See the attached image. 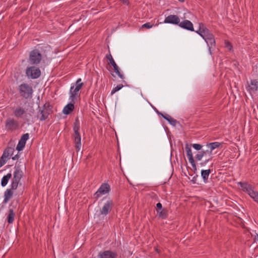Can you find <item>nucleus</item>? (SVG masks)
Returning a JSON list of instances; mask_svg holds the SVG:
<instances>
[{
	"label": "nucleus",
	"mask_w": 258,
	"mask_h": 258,
	"mask_svg": "<svg viewBox=\"0 0 258 258\" xmlns=\"http://www.w3.org/2000/svg\"><path fill=\"white\" fill-rule=\"evenodd\" d=\"M80 124L78 117L75 119L73 125L74 134L72 137L76 151L78 152L81 148V137L80 133Z\"/></svg>",
	"instance_id": "nucleus-1"
},
{
	"label": "nucleus",
	"mask_w": 258,
	"mask_h": 258,
	"mask_svg": "<svg viewBox=\"0 0 258 258\" xmlns=\"http://www.w3.org/2000/svg\"><path fill=\"white\" fill-rule=\"evenodd\" d=\"M21 163V162L17 163L14 167L15 171L13 173V177L12 179L11 184V187H12L13 189H16L17 188L20 180L23 175V171L21 168L22 166Z\"/></svg>",
	"instance_id": "nucleus-2"
},
{
	"label": "nucleus",
	"mask_w": 258,
	"mask_h": 258,
	"mask_svg": "<svg viewBox=\"0 0 258 258\" xmlns=\"http://www.w3.org/2000/svg\"><path fill=\"white\" fill-rule=\"evenodd\" d=\"M240 185L243 191L246 192L253 201L258 204V191L254 190V187L247 182H239Z\"/></svg>",
	"instance_id": "nucleus-3"
},
{
	"label": "nucleus",
	"mask_w": 258,
	"mask_h": 258,
	"mask_svg": "<svg viewBox=\"0 0 258 258\" xmlns=\"http://www.w3.org/2000/svg\"><path fill=\"white\" fill-rule=\"evenodd\" d=\"M19 90L20 95L25 99L32 97L33 93V89L32 87L28 84L23 83L19 86Z\"/></svg>",
	"instance_id": "nucleus-4"
},
{
	"label": "nucleus",
	"mask_w": 258,
	"mask_h": 258,
	"mask_svg": "<svg viewBox=\"0 0 258 258\" xmlns=\"http://www.w3.org/2000/svg\"><path fill=\"white\" fill-rule=\"evenodd\" d=\"M42 56L39 50L35 49L29 53V62L30 64L37 65L42 60Z\"/></svg>",
	"instance_id": "nucleus-5"
},
{
	"label": "nucleus",
	"mask_w": 258,
	"mask_h": 258,
	"mask_svg": "<svg viewBox=\"0 0 258 258\" xmlns=\"http://www.w3.org/2000/svg\"><path fill=\"white\" fill-rule=\"evenodd\" d=\"M26 74L28 78L35 79L40 76L41 71L39 68L31 66L26 69Z\"/></svg>",
	"instance_id": "nucleus-6"
},
{
	"label": "nucleus",
	"mask_w": 258,
	"mask_h": 258,
	"mask_svg": "<svg viewBox=\"0 0 258 258\" xmlns=\"http://www.w3.org/2000/svg\"><path fill=\"white\" fill-rule=\"evenodd\" d=\"M110 190V185L108 183H103L97 191L94 194L93 198L97 200L101 196L108 194Z\"/></svg>",
	"instance_id": "nucleus-7"
},
{
	"label": "nucleus",
	"mask_w": 258,
	"mask_h": 258,
	"mask_svg": "<svg viewBox=\"0 0 258 258\" xmlns=\"http://www.w3.org/2000/svg\"><path fill=\"white\" fill-rule=\"evenodd\" d=\"M114 206V203L113 201L109 199L104 204L102 208L100 209V215L103 216H106L112 210Z\"/></svg>",
	"instance_id": "nucleus-8"
},
{
	"label": "nucleus",
	"mask_w": 258,
	"mask_h": 258,
	"mask_svg": "<svg viewBox=\"0 0 258 258\" xmlns=\"http://www.w3.org/2000/svg\"><path fill=\"white\" fill-rule=\"evenodd\" d=\"M202 37L206 41L209 47V49L211 48L213 45L215 44V41L214 35L207 28H206V29H205V31H204V34Z\"/></svg>",
	"instance_id": "nucleus-9"
},
{
	"label": "nucleus",
	"mask_w": 258,
	"mask_h": 258,
	"mask_svg": "<svg viewBox=\"0 0 258 258\" xmlns=\"http://www.w3.org/2000/svg\"><path fill=\"white\" fill-rule=\"evenodd\" d=\"M19 127V122L13 118H8L5 122V128L8 131H13Z\"/></svg>",
	"instance_id": "nucleus-10"
},
{
	"label": "nucleus",
	"mask_w": 258,
	"mask_h": 258,
	"mask_svg": "<svg viewBox=\"0 0 258 258\" xmlns=\"http://www.w3.org/2000/svg\"><path fill=\"white\" fill-rule=\"evenodd\" d=\"M106 58L109 60V63L113 67L114 72L118 75V76L121 79H124V76L121 74L119 71V68L114 60L111 53L106 55Z\"/></svg>",
	"instance_id": "nucleus-11"
},
{
	"label": "nucleus",
	"mask_w": 258,
	"mask_h": 258,
	"mask_svg": "<svg viewBox=\"0 0 258 258\" xmlns=\"http://www.w3.org/2000/svg\"><path fill=\"white\" fill-rule=\"evenodd\" d=\"M81 81V79H78L76 83V87L74 89V86H72L70 89V97L72 99H73L77 95L78 92L81 89L82 86L83 85V83H80Z\"/></svg>",
	"instance_id": "nucleus-12"
},
{
	"label": "nucleus",
	"mask_w": 258,
	"mask_h": 258,
	"mask_svg": "<svg viewBox=\"0 0 258 258\" xmlns=\"http://www.w3.org/2000/svg\"><path fill=\"white\" fill-rule=\"evenodd\" d=\"M207 146L208 147V149L206 150V152H204V153L205 155H206V154H209V156H210L211 155H212V151L214 149L222 147V143L215 142L207 144Z\"/></svg>",
	"instance_id": "nucleus-13"
},
{
	"label": "nucleus",
	"mask_w": 258,
	"mask_h": 258,
	"mask_svg": "<svg viewBox=\"0 0 258 258\" xmlns=\"http://www.w3.org/2000/svg\"><path fill=\"white\" fill-rule=\"evenodd\" d=\"M164 22L165 23L178 25L179 23L180 22V19L177 15H170L165 18Z\"/></svg>",
	"instance_id": "nucleus-14"
},
{
	"label": "nucleus",
	"mask_w": 258,
	"mask_h": 258,
	"mask_svg": "<svg viewBox=\"0 0 258 258\" xmlns=\"http://www.w3.org/2000/svg\"><path fill=\"white\" fill-rule=\"evenodd\" d=\"M117 254L110 250H106L103 252H99L98 257V258H116Z\"/></svg>",
	"instance_id": "nucleus-15"
},
{
	"label": "nucleus",
	"mask_w": 258,
	"mask_h": 258,
	"mask_svg": "<svg viewBox=\"0 0 258 258\" xmlns=\"http://www.w3.org/2000/svg\"><path fill=\"white\" fill-rule=\"evenodd\" d=\"M51 108L40 109L38 113V117L41 120H44L48 117L49 114L51 113Z\"/></svg>",
	"instance_id": "nucleus-16"
},
{
	"label": "nucleus",
	"mask_w": 258,
	"mask_h": 258,
	"mask_svg": "<svg viewBox=\"0 0 258 258\" xmlns=\"http://www.w3.org/2000/svg\"><path fill=\"white\" fill-rule=\"evenodd\" d=\"M178 26L183 29H186L189 31H194L192 23L190 21L187 20H185L181 22H179Z\"/></svg>",
	"instance_id": "nucleus-17"
},
{
	"label": "nucleus",
	"mask_w": 258,
	"mask_h": 258,
	"mask_svg": "<svg viewBox=\"0 0 258 258\" xmlns=\"http://www.w3.org/2000/svg\"><path fill=\"white\" fill-rule=\"evenodd\" d=\"M258 89V81L256 80H251L248 85L247 90L250 93H255Z\"/></svg>",
	"instance_id": "nucleus-18"
},
{
	"label": "nucleus",
	"mask_w": 258,
	"mask_h": 258,
	"mask_svg": "<svg viewBox=\"0 0 258 258\" xmlns=\"http://www.w3.org/2000/svg\"><path fill=\"white\" fill-rule=\"evenodd\" d=\"M13 189H12V187H11L10 189H7L5 193H4V200L3 201V203L6 204L8 202V201L12 198L13 195Z\"/></svg>",
	"instance_id": "nucleus-19"
},
{
	"label": "nucleus",
	"mask_w": 258,
	"mask_h": 258,
	"mask_svg": "<svg viewBox=\"0 0 258 258\" xmlns=\"http://www.w3.org/2000/svg\"><path fill=\"white\" fill-rule=\"evenodd\" d=\"M26 112L24 108L21 107H18L14 111V115L17 118H21Z\"/></svg>",
	"instance_id": "nucleus-20"
},
{
	"label": "nucleus",
	"mask_w": 258,
	"mask_h": 258,
	"mask_svg": "<svg viewBox=\"0 0 258 258\" xmlns=\"http://www.w3.org/2000/svg\"><path fill=\"white\" fill-rule=\"evenodd\" d=\"M74 109V105L73 103H70L65 106L63 109L62 112L66 115L69 114L73 111Z\"/></svg>",
	"instance_id": "nucleus-21"
},
{
	"label": "nucleus",
	"mask_w": 258,
	"mask_h": 258,
	"mask_svg": "<svg viewBox=\"0 0 258 258\" xmlns=\"http://www.w3.org/2000/svg\"><path fill=\"white\" fill-rule=\"evenodd\" d=\"M15 217V213L14 212V210L12 209H10L8 211V215H7V221L9 224H12L14 220V218Z\"/></svg>",
	"instance_id": "nucleus-22"
},
{
	"label": "nucleus",
	"mask_w": 258,
	"mask_h": 258,
	"mask_svg": "<svg viewBox=\"0 0 258 258\" xmlns=\"http://www.w3.org/2000/svg\"><path fill=\"white\" fill-rule=\"evenodd\" d=\"M14 152V148L13 147H7L3 155L5 156L7 159H10V157L13 155Z\"/></svg>",
	"instance_id": "nucleus-23"
},
{
	"label": "nucleus",
	"mask_w": 258,
	"mask_h": 258,
	"mask_svg": "<svg viewBox=\"0 0 258 258\" xmlns=\"http://www.w3.org/2000/svg\"><path fill=\"white\" fill-rule=\"evenodd\" d=\"M157 213V216L162 219H166L168 215V212L166 209H162Z\"/></svg>",
	"instance_id": "nucleus-24"
},
{
	"label": "nucleus",
	"mask_w": 258,
	"mask_h": 258,
	"mask_svg": "<svg viewBox=\"0 0 258 258\" xmlns=\"http://www.w3.org/2000/svg\"><path fill=\"white\" fill-rule=\"evenodd\" d=\"M163 118L167 120L170 124L174 126H175L178 123V121L176 119L173 118L169 114H165L164 116H163Z\"/></svg>",
	"instance_id": "nucleus-25"
},
{
	"label": "nucleus",
	"mask_w": 258,
	"mask_h": 258,
	"mask_svg": "<svg viewBox=\"0 0 258 258\" xmlns=\"http://www.w3.org/2000/svg\"><path fill=\"white\" fill-rule=\"evenodd\" d=\"M11 177L12 174L11 173H9L6 175H5L2 179L1 185L3 187L5 186Z\"/></svg>",
	"instance_id": "nucleus-26"
},
{
	"label": "nucleus",
	"mask_w": 258,
	"mask_h": 258,
	"mask_svg": "<svg viewBox=\"0 0 258 258\" xmlns=\"http://www.w3.org/2000/svg\"><path fill=\"white\" fill-rule=\"evenodd\" d=\"M211 171L210 169L202 170L201 171V175L205 182H207L209 174L211 173Z\"/></svg>",
	"instance_id": "nucleus-27"
},
{
	"label": "nucleus",
	"mask_w": 258,
	"mask_h": 258,
	"mask_svg": "<svg viewBox=\"0 0 258 258\" xmlns=\"http://www.w3.org/2000/svg\"><path fill=\"white\" fill-rule=\"evenodd\" d=\"M185 148L187 156L188 158L189 161H193V160H194V157L192 156L191 148L188 145L186 144Z\"/></svg>",
	"instance_id": "nucleus-28"
},
{
	"label": "nucleus",
	"mask_w": 258,
	"mask_h": 258,
	"mask_svg": "<svg viewBox=\"0 0 258 258\" xmlns=\"http://www.w3.org/2000/svg\"><path fill=\"white\" fill-rule=\"evenodd\" d=\"M206 150H203L201 152H199L196 156V158L197 160L200 161L203 157H209V154H206L205 155L204 152H206Z\"/></svg>",
	"instance_id": "nucleus-29"
},
{
	"label": "nucleus",
	"mask_w": 258,
	"mask_h": 258,
	"mask_svg": "<svg viewBox=\"0 0 258 258\" xmlns=\"http://www.w3.org/2000/svg\"><path fill=\"white\" fill-rule=\"evenodd\" d=\"M206 26L203 23H199V29L198 30L196 31L198 34H199L201 37L203 36L204 31H205V29H206Z\"/></svg>",
	"instance_id": "nucleus-30"
},
{
	"label": "nucleus",
	"mask_w": 258,
	"mask_h": 258,
	"mask_svg": "<svg viewBox=\"0 0 258 258\" xmlns=\"http://www.w3.org/2000/svg\"><path fill=\"white\" fill-rule=\"evenodd\" d=\"M26 144L21 142L20 141H19V143L17 146L16 149L18 151H20L23 149V148L25 147Z\"/></svg>",
	"instance_id": "nucleus-31"
},
{
	"label": "nucleus",
	"mask_w": 258,
	"mask_h": 258,
	"mask_svg": "<svg viewBox=\"0 0 258 258\" xmlns=\"http://www.w3.org/2000/svg\"><path fill=\"white\" fill-rule=\"evenodd\" d=\"M29 135L28 133L23 134L19 141L26 144V141L28 140Z\"/></svg>",
	"instance_id": "nucleus-32"
},
{
	"label": "nucleus",
	"mask_w": 258,
	"mask_h": 258,
	"mask_svg": "<svg viewBox=\"0 0 258 258\" xmlns=\"http://www.w3.org/2000/svg\"><path fill=\"white\" fill-rule=\"evenodd\" d=\"M123 87V86L122 84H119V85H117L116 87H115L112 90V91L111 92V95H112L115 92L120 90Z\"/></svg>",
	"instance_id": "nucleus-33"
},
{
	"label": "nucleus",
	"mask_w": 258,
	"mask_h": 258,
	"mask_svg": "<svg viewBox=\"0 0 258 258\" xmlns=\"http://www.w3.org/2000/svg\"><path fill=\"white\" fill-rule=\"evenodd\" d=\"M9 159L3 155L0 158V168L5 164Z\"/></svg>",
	"instance_id": "nucleus-34"
},
{
	"label": "nucleus",
	"mask_w": 258,
	"mask_h": 258,
	"mask_svg": "<svg viewBox=\"0 0 258 258\" xmlns=\"http://www.w3.org/2000/svg\"><path fill=\"white\" fill-rule=\"evenodd\" d=\"M192 147L196 150L200 151L202 149L203 146L199 144H193Z\"/></svg>",
	"instance_id": "nucleus-35"
},
{
	"label": "nucleus",
	"mask_w": 258,
	"mask_h": 258,
	"mask_svg": "<svg viewBox=\"0 0 258 258\" xmlns=\"http://www.w3.org/2000/svg\"><path fill=\"white\" fill-rule=\"evenodd\" d=\"M154 26L153 24H151L150 23H146L143 24L142 26V28H145L147 29L151 28Z\"/></svg>",
	"instance_id": "nucleus-36"
},
{
	"label": "nucleus",
	"mask_w": 258,
	"mask_h": 258,
	"mask_svg": "<svg viewBox=\"0 0 258 258\" xmlns=\"http://www.w3.org/2000/svg\"><path fill=\"white\" fill-rule=\"evenodd\" d=\"M162 209V205L160 203H158L156 205V211L158 212Z\"/></svg>",
	"instance_id": "nucleus-37"
},
{
	"label": "nucleus",
	"mask_w": 258,
	"mask_h": 258,
	"mask_svg": "<svg viewBox=\"0 0 258 258\" xmlns=\"http://www.w3.org/2000/svg\"><path fill=\"white\" fill-rule=\"evenodd\" d=\"M189 162L191 164V166L192 167V168H193L194 170L195 171H196L197 170V167H196V165L195 160H193V161H189Z\"/></svg>",
	"instance_id": "nucleus-38"
},
{
	"label": "nucleus",
	"mask_w": 258,
	"mask_h": 258,
	"mask_svg": "<svg viewBox=\"0 0 258 258\" xmlns=\"http://www.w3.org/2000/svg\"><path fill=\"white\" fill-rule=\"evenodd\" d=\"M213 158V156H212V155H211L210 156H209L208 158L203 163H201V164L202 165H203L204 164H206V163H207L208 162H209V161H210L211 160H212V159Z\"/></svg>",
	"instance_id": "nucleus-39"
},
{
	"label": "nucleus",
	"mask_w": 258,
	"mask_h": 258,
	"mask_svg": "<svg viewBox=\"0 0 258 258\" xmlns=\"http://www.w3.org/2000/svg\"><path fill=\"white\" fill-rule=\"evenodd\" d=\"M48 108H51L49 103H45L43 106L42 109H48Z\"/></svg>",
	"instance_id": "nucleus-40"
},
{
	"label": "nucleus",
	"mask_w": 258,
	"mask_h": 258,
	"mask_svg": "<svg viewBox=\"0 0 258 258\" xmlns=\"http://www.w3.org/2000/svg\"><path fill=\"white\" fill-rule=\"evenodd\" d=\"M155 110H156V112H157V113L158 115L162 116L163 117V116H164L165 114H164L162 113L159 112L156 108H155Z\"/></svg>",
	"instance_id": "nucleus-41"
},
{
	"label": "nucleus",
	"mask_w": 258,
	"mask_h": 258,
	"mask_svg": "<svg viewBox=\"0 0 258 258\" xmlns=\"http://www.w3.org/2000/svg\"><path fill=\"white\" fill-rule=\"evenodd\" d=\"M257 241H258V234H256V235H255L254 239H253V242H255Z\"/></svg>",
	"instance_id": "nucleus-42"
},
{
	"label": "nucleus",
	"mask_w": 258,
	"mask_h": 258,
	"mask_svg": "<svg viewBox=\"0 0 258 258\" xmlns=\"http://www.w3.org/2000/svg\"><path fill=\"white\" fill-rule=\"evenodd\" d=\"M19 158V156L18 155H16L13 157H12V159L13 160H17Z\"/></svg>",
	"instance_id": "nucleus-43"
},
{
	"label": "nucleus",
	"mask_w": 258,
	"mask_h": 258,
	"mask_svg": "<svg viewBox=\"0 0 258 258\" xmlns=\"http://www.w3.org/2000/svg\"><path fill=\"white\" fill-rule=\"evenodd\" d=\"M196 180H197V178L196 177H194L191 180V181L193 183H196Z\"/></svg>",
	"instance_id": "nucleus-44"
},
{
	"label": "nucleus",
	"mask_w": 258,
	"mask_h": 258,
	"mask_svg": "<svg viewBox=\"0 0 258 258\" xmlns=\"http://www.w3.org/2000/svg\"><path fill=\"white\" fill-rule=\"evenodd\" d=\"M121 2H122L123 4H127L128 0H120Z\"/></svg>",
	"instance_id": "nucleus-45"
},
{
	"label": "nucleus",
	"mask_w": 258,
	"mask_h": 258,
	"mask_svg": "<svg viewBox=\"0 0 258 258\" xmlns=\"http://www.w3.org/2000/svg\"><path fill=\"white\" fill-rule=\"evenodd\" d=\"M180 2L183 3L184 0H178Z\"/></svg>",
	"instance_id": "nucleus-46"
},
{
	"label": "nucleus",
	"mask_w": 258,
	"mask_h": 258,
	"mask_svg": "<svg viewBox=\"0 0 258 258\" xmlns=\"http://www.w3.org/2000/svg\"><path fill=\"white\" fill-rule=\"evenodd\" d=\"M156 251L158 253H159V252H160L157 248L156 249Z\"/></svg>",
	"instance_id": "nucleus-47"
}]
</instances>
